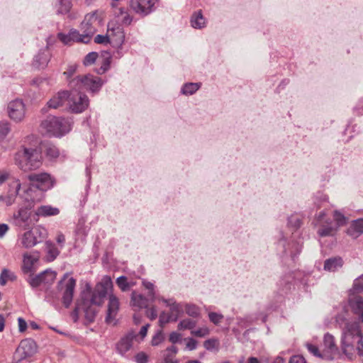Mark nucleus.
Instances as JSON below:
<instances>
[{"mask_svg":"<svg viewBox=\"0 0 363 363\" xmlns=\"http://www.w3.org/2000/svg\"><path fill=\"white\" fill-rule=\"evenodd\" d=\"M16 276L13 273L11 272L8 269H3L0 274V284L1 286L6 285L9 280H15Z\"/></svg>","mask_w":363,"mask_h":363,"instance_id":"32","label":"nucleus"},{"mask_svg":"<svg viewBox=\"0 0 363 363\" xmlns=\"http://www.w3.org/2000/svg\"><path fill=\"white\" fill-rule=\"evenodd\" d=\"M10 130L9 123H0V139L5 138Z\"/></svg>","mask_w":363,"mask_h":363,"instance_id":"53","label":"nucleus"},{"mask_svg":"<svg viewBox=\"0 0 363 363\" xmlns=\"http://www.w3.org/2000/svg\"><path fill=\"white\" fill-rule=\"evenodd\" d=\"M9 227L7 224H0V238H3L6 233L9 231Z\"/></svg>","mask_w":363,"mask_h":363,"instance_id":"64","label":"nucleus"},{"mask_svg":"<svg viewBox=\"0 0 363 363\" xmlns=\"http://www.w3.org/2000/svg\"><path fill=\"white\" fill-rule=\"evenodd\" d=\"M12 223L21 230H28L35 225L36 220L32 217V212L28 208H20L12 217Z\"/></svg>","mask_w":363,"mask_h":363,"instance_id":"7","label":"nucleus"},{"mask_svg":"<svg viewBox=\"0 0 363 363\" xmlns=\"http://www.w3.org/2000/svg\"><path fill=\"white\" fill-rule=\"evenodd\" d=\"M149 327H150V325L149 324H146V325H143L141 328V329H140V330L139 332V334L137 335H138V342H139L140 340H143L145 338V337L147 335V330H148Z\"/></svg>","mask_w":363,"mask_h":363,"instance_id":"58","label":"nucleus"},{"mask_svg":"<svg viewBox=\"0 0 363 363\" xmlns=\"http://www.w3.org/2000/svg\"><path fill=\"white\" fill-rule=\"evenodd\" d=\"M143 285L145 287V289L149 290L148 296L150 297L151 300H153L155 298L154 284L150 281L143 280Z\"/></svg>","mask_w":363,"mask_h":363,"instance_id":"47","label":"nucleus"},{"mask_svg":"<svg viewBox=\"0 0 363 363\" xmlns=\"http://www.w3.org/2000/svg\"><path fill=\"white\" fill-rule=\"evenodd\" d=\"M57 274L55 272L50 270V269H46L44 272H43V284H52L55 279H56Z\"/></svg>","mask_w":363,"mask_h":363,"instance_id":"35","label":"nucleus"},{"mask_svg":"<svg viewBox=\"0 0 363 363\" xmlns=\"http://www.w3.org/2000/svg\"><path fill=\"white\" fill-rule=\"evenodd\" d=\"M94 42L97 44H110L108 33L106 35H97L94 38Z\"/></svg>","mask_w":363,"mask_h":363,"instance_id":"49","label":"nucleus"},{"mask_svg":"<svg viewBox=\"0 0 363 363\" xmlns=\"http://www.w3.org/2000/svg\"><path fill=\"white\" fill-rule=\"evenodd\" d=\"M107 33L110 44L118 48L122 46L125 40V34L123 28L119 24L114 22L108 23Z\"/></svg>","mask_w":363,"mask_h":363,"instance_id":"13","label":"nucleus"},{"mask_svg":"<svg viewBox=\"0 0 363 363\" xmlns=\"http://www.w3.org/2000/svg\"><path fill=\"white\" fill-rule=\"evenodd\" d=\"M349 305L353 313L358 315V318L363 322V298L350 292Z\"/></svg>","mask_w":363,"mask_h":363,"instance_id":"17","label":"nucleus"},{"mask_svg":"<svg viewBox=\"0 0 363 363\" xmlns=\"http://www.w3.org/2000/svg\"><path fill=\"white\" fill-rule=\"evenodd\" d=\"M43 272L40 273L37 275H30L28 281L29 282L30 285L35 288L39 286L41 284L43 283Z\"/></svg>","mask_w":363,"mask_h":363,"instance_id":"41","label":"nucleus"},{"mask_svg":"<svg viewBox=\"0 0 363 363\" xmlns=\"http://www.w3.org/2000/svg\"><path fill=\"white\" fill-rule=\"evenodd\" d=\"M131 303L133 306H136L138 308H147L148 300L143 295L133 291L131 294Z\"/></svg>","mask_w":363,"mask_h":363,"instance_id":"28","label":"nucleus"},{"mask_svg":"<svg viewBox=\"0 0 363 363\" xmlns=\"http://www.w3.org/2000/svg\"><path fill=\"white\" fill-rule=\"evenodd\" d=\"M37 351L36 344L31 339H26L21 342L18 347L16 349L15 357L18 362L31 357Z\"/></svg>","mask_w":363,"mask_h":363,"instance_id":"14","label":"nucleus"},{"mask_svg":"<svg viewBox=\"0 0 363 363\" xmlns=\"http://www.w3.org/2000/svg\"><path fill=\"white\" fill-rule=\"evenodd\" d=\"M112 289L113 283L111 277L104 276L101 281L95 286L91 294L90 303L97 306L102 305L109 291L112 290Z\"/></svg>","mask_w":363,"mask_h":363,"instance_id":"6","label":"nucleus"},{"mask_svg":"<svg viewBox=\"0 0 363 363\" xmlns=\"http://www.w3.org/2000/svg\"><path fill=\"white\" fill-rule=\"evenodd\" d=\"M203 347L206 350L209 351H212L213 350H218L219 341L216 338L208 339L203 342Z\"/></svg>","mask_w":363,"mask_h":363,"instance_id":"39","label":"nucleus"},{"mask_svg":"<svg viewBox=\"0 0 363 363\" xmlns=\"http://www.w3.org/2000/svg\"><path fill=\"white\" fill-rule=\"evenodd\" d=\"M69 91H59L48 102V106L52 108H57L62 106L66 101L68 102Z\"/></svg>","mask_w":363,"mask_h":363,"instance_id":"21","label":"nucleus"},{"mask_svg":"<svg viewBox=\"0 0 363 363\" xmlns=\"http://www.w3.org/2000/svg\"><path fill=\"white\" fill-rule=\"evenodd\" d=\"M69 84L74 89L81 90L84 89L96 92L101 89L103 82L99 77L87 74L73 78L69 82Z\"/></svg>","mask_w":363,"mask_h":363,"instance_id":"4","label":"nucleus"},{"mask_svg":"<svg viewBox=\"0 0 363 363\" xmlns=\"http://www.w3.org/2000/svg\"><path fill=\"white\" fill-rule=\"evenodd\" d=\"M347 234L354 239L363 234V219L359 218L353 220L347 230Z\"/></svg>","mask_w":363,"mask_h":363,"instance_id":"23","label":"nucleus"},{"mask_svg":"<svg viewBox=\"0 0 363 363\" xmlns=\"http://www.w3.org/2000/svg\"><path fill=\"white\" fill-rule=\"evenodd\" d=\"M75 286L76 280L73 277H70L67 273L64 274L58 283V289L63 291L62 302L66 308H68L72 301Z\"/></svg>","mask_w":363,"mask_h":363,"instance_id":"8","label":"nucleus"},{"mask_svg":"<svg viewBox=\"0 0 363 363\" xmlns=\"http://www.w3.org/2000/svg\"><path fill=\"white\" fill-rule=\"evenodd\" d=\"M289 363H306V362L303 356L294 355L290 358Z\"/></svg>","mask_w":363,"mask_h":363,"instance_id":"62","label":"nucleus"},{"mask_svg":"<svg viewBox=\"0 0 363 363\" xmlns=\"http://www.w3.org/2000/svg\"><path fill=\"white\" fill-rule=\"evenodd\" d=\"M72 124L70 118L50 116L42 121L40 128L44 133L50 136L61 137L69 132Z\"/></svg>","mask_w":363,"mask_h":363,"instance_id":"2","label":"nucleus"},{"mask_svg":"<svg viewBox=\"0 0 363 363\" xmlns=\"http://www.w3.org/2000/svg\"><path fill=\"white\" fill-rule=\"evenodd\" d=\"M186 342V348L190 351L194 350L196 349L198 345V341L193 337H188L185 339Z\"/></svg>","mask_w":363,"mask_h":363,"instance_id":"48","label":"nucleus"},{"mask_svg":"<svg viewBox=\"0 0 363 363\" xmlns=\"http://www.w3.org/2000/svg\"><path fill=\"white\" fill-rule=\"evenodd\" d=\"M82 309L85 313L86 318L89 321H93L96 315L95 310L92 309L89 306H87L85 301H84L82 304Z\"/></svg>","mask_w":363,"mask_h":363,"instance_id":"42","label":"nucleus"},{"mask_svg":"<svg viewBox=\"0 0 363 363\" xmlns=\"http://www.w3.org/2000/svg\"><path fill=\"white\" fill-rule=\"evenodd\" d=\"M110 64H111V60L109 57L104 59L98 73L104 74L105 72H106L110 67Z\"/></svg>","mask_w":363,"mask_h":363,"instance_id":"54","label":"nucleus"},{"mask_svg":"<svg viewBox=\"0 0 363 363\" xmlns=\"http://www.w3.org/2000/svg\"><path fill=\"white\" fill-rule=\"evenodd\" d=\"M146 315L151 320L156 319L157 317V311L156 308L155 306H152L149 308H147Z\"/></svg>","mask_w":363,"mask_h":363,"instance_id":"55","label":"nucleus"},{"mask_svg":"<svg viewBox=\"0 0 363 363\" xmlns=\"http://www.w3.org/2000/svg\"><path fill=\"white\" fill-rule=\"evenodd\" d=\"M350 292L354 294L363 292V274L354 279L353 286L350 290Z\"/></svg>","mask_w":363,"mask_h":363,"instance_id":"37","label":"nucleus"},{"mask_svg":"<svg viewBox=\"0 0 363 363\" xmlns=\"http://www.w3.org/2000/svg\"><path fill=\"white\" fill-rule=\"evenodd\" d=\"M325 216V212L321 211L315 220V225L318 228L317 233L320 237L333 236L337 231V228L333 224L332 220Z\"/></svg>","mask_w":363,"mask_h":363,"instance_id":"9","label":"nucleus"},{"mask_svg":"<svg viewBox=\"0 0 363 363\" xmlns=\"http://www.w3.org/2000/svg\"><path fill=\"white\" fill-rule=\"evenodd\" d=\"M18 330L21 333H23L26 331L27 328V323L23 318H18Z\"/></svg>","mask_w":363,"mask_h":363,"instance_id":"63","label":"nucleus"},{"mask_svg":"<svg viewBox=\"0 0 363 363\" xmlns=\"http://www.w3.org/2000/svg\"><path fill=\"white\" fill-rule=\"evenodd\" d=\"M28 179L30 182V186L27 187L23 184V191L27 194L32 191L33 189L45 191L53 186V180L50 175L45 172L30 174Z\"/></svg>","mask_w":363,"mask_h":363,"instance_id":"5","label":"nucleus"},{"mask_svg":"<svg viewBox=\"0 0 363 363\" xmlns=\"http://www.w3.org/2000/svg\"><path fill=\"white\" fill-rule=\"evenodd\" d=\"M191 334L196 337H205L210 334V330L208 327L203 326L191 330Z\"/></svg>","mask_w":363,"mask_h":363,"instance_id":"40","label":"nucleus"},{"mask_svg":"<svg viewBox=\"0 0 363 363\" xmlns=\"http://www.w3.org/2000/svg\"><path fill=\"white\" fill-rule=\"evenodd\" d=\"M343 265V260L340 257H334L325 260L323 269L330 272H334Z\"/></svg>","mask_w":363,"mask_h":363,"instance_id":"24","label":"nucleus"},{"mask_svg":"<svg viewBox=\"0 0 363 363\" xmlns=\"http://www.w3.org/2000/svg\"><path fill=\"white\" fill-rule=\"evenodd\" d=\"M306 347H307L308 350L313 354L315 357H320L321 354L319 352V350L317 346L312 345L311 343L307 342L306 344Z\"/></svg>","mask_w":363,"mask_h":363,"instance_id":"56","label":"nucleus"},{"mask_svg":"<svg viewBox=\"0 0 363 363\" xmlns=\"http://www.w3.org/2000/svg\"><path fill=\"white\" fill-rule=\"evenodd\" d=\"M323 344L327 352L331 355L338 354V347L335 344V337L329 333L325 335Z\"/></svg>","mask_w":363,"mask_h":363,"instance_id":"26","label":"nucleus"},{"mask_svg":"<svg viewBox=\"0 0 363 363\" xmlns=\"http://www.w3.org/2000/svg\"><path fill=\"white\" fill-rule=\"evenodd\" d=\"M289 224L295 228H298L301 226V221L298 216H291L289 218Z\"/></svg>","mask_w":363,"mask_h":363,"instance_id":"51","label":"nucleus"},{"mask_svg":"<svg viewBox=\"0 0 363 363\" xmlns=\"http://www.w3.org/2000/svg\"><path fill=\"white\" fill-rule=\"evenodd\" d=\"M134 341H138V335L135 332L131 330L122 337L118 341L116 345L117 351L121 355H124L133 347Z\"/></svg>","mask_w":363,"mask_h":363,"instance_id":"16","label":"nucleus"},{"mask_svg":"<svg viewBox=\"0 0 363 363\" xmlns=\"http://www.w3.org/2000/svg\"><path fill=\"white\" fill-rule=\"evenodd\" d=\"M119 309L118 298L113 294H111L108 296V303L106 321L108 323H113L115 320L118 311Z\"/></svg>","mask_w":363,"mask_h":363,"instance_id":"18","label":"nucleus"},{"mask_svg":"<svg viewBox=\"0 0 363 363\" xmlns=\"http://www.w3.org/2000/svg\"><path fill=\"white\" fill-rule=\"evenodd\" d=\"M58 38L66 45L69 44L72 41L82 43L80 32L75 29H72L67 35L59 33Z\"/></svg>","mask_w":363,"mask_h":363,"instance_id":"25","label":"nucleus"},{"mask_svg":"<svg viewBox=\"0 0 363 363\" xmlns=\"http://www.w3.org/2000/svg\"><path fill=\"white\" fill-rule=\"evenodd\" d=\"M200 86L199 83H186L182 86V93L184 95H191L200 88Z\"/></svg>","mask_w":363,"mask_h":363,"instance_id":"31","label":"nucleus"},{"mask_svg":"<svg viewBox=\"0 0 363 363\" xmlns=\"http://www.w3.org/2000/svg\"><path fill=\"white\" fill-rule=\"evenodd\" d=\"M196 325V322L189 318L181 320L178 324L179 330H194Z\"/></svg>","mask_w":363,"mask_h":363,"instance_id":"36","label":"nucleus"},{"mask_svg":"<svg viewBox=\"0 0 363 363\" xmlns=\"http://www.w3.org/2000/svg\"><path fill=\"white\" fill-rule=\"evenodd\" d=\"M48 253V256H49L48 259L50 261H53L59 255V251L54 246L49 245Z\"/></svg>","mask_w":363,"mask_h":363,"instance_id":"50","label":"nucleus"},{"mask_svg":"<svg viewBox=\"0 0 363 363\" xmlns=\"http://www.w3.org/2000/svg\"><path fill=\"white\" fill-rule=\"evenodd\" d=\"M167 307L169 308V312L163 311L160 315L159 322L161 326L169 322H176L184 312V304L177 303L174 300Z\"/></svg>","mask_w":363,"mask_h":363,"instance_id":"12","label":"nucleus"},{"mask_svg":"<svg viewBox=\"0 0 363 363\" xmlns=\"http://www.w3.org/2000/svg\"><path fill=\"white\" fill-rule=\"evenodd\" d=\"M164 340V336L161 331L157 333L152 337L151 343L153 346L159 345Z\"/></svg>","mask_w":363,"mask_h":363,"instance_id":"52","label":"nucleus"},{"mask_svg":"<svg viewBox=\"0 0 363 363\" xmlns=\"http://www.w3.org/2000/svg\"><path fill=\"white\" fill-rule=\"evenodd\" d=\"M77 67L75 65H70L67 68V71L64 72V75L66 76L67 80H69L76 72Z\"/></svg>","mask_w":363,"mask_h":363,"instance_id":"60","label":"nucleus"},{"mask_svg":"<svg viewBox=\"0 0 363 363\" xmlns=\"http://www.w3.org/2000/svg\"><path fill=\"white\" fill-rule=\"evenodd\" d=\"M135 361L137 363H147V355L144 352H140L137 354L135 357Z\"/></svg>","mask_w":363,"mask_h":363,"instance_id":"59","label":"nucleus"},{"mask_svg":"<svg viewBox=\"0 0 363 363\" xmlns=\"http://www.w3.org/2000/svg\"><path fill=\"white\" fill-rule=\"evenodd\" d=\"M68 105L74 113H81L89 106V99L86 95L74 89L69 92Z\"/></svg>","mask_w":363,"mask_h":363,"instance_id":"10","label":"nucleus"},{"mask_svg":"<svg viewBox=\"0 0 363 363\" xmlns=\"http://www.w3.org/2000/svg\"><path fill=\"white\" fill-rule=\"evenodd\" d=\"M59 213L60 210L57 208L49 205L40 206L35 210V215L37 216L48 217L57 216Z\"/></svg>","mask_w":363,"mask_h":363,"instance_id":"27","label":"nucleus"},{"mask_svg":"<svg viewBox=\"0 0 363 363\" xmlns=\"http://www.w3.org/2000/svg\"><path fill=\"white\" fill-rule=\"evenodd\" d=\"M157 0H130L128 8L135 14L144 17L155 9V4Z\"/></svg>","mask_w":363,"mask_h":363,"instance_id":"11","label":"nucleus"},{"mask_svg":"<svg viewBox=\"0 0 363 363\" xmlns=\"http://www.w3.org/2000/svg\"><path fill=\"white\" fill-rule=\"evenodd\" d=\"M51 55L48 50V48L40 50L37 55L35 56L33 65L38 69H43L47 67Z\"/></svg>","mask_w":363,"mask_h":363,"instance_id":"19","label":"nucleus"},{"mask_svg":"<svg viewBox=\"0 0 363 363\" xmlns=\"http://www.w3.org/2000/svg\"><path fill=\"white\" fill-rule=\"evenodd\" d=\"M208 318L213 324L218 325L223 319V315L216 312H211L208 313Z\"/></svg>","mask_w":363,"mask_h":363,"instance_id":"46","label":"nucleus"},{"mask_svg":"<svg viewBox=\"0 0 363 363\" xmlns=\"http://www.w3.org/2000/svg\"><path fill=\"white\" fill-rule=\"evenodd\" d=\"M18 241L21 246L24 248H31L37 245L40 241L38 240L33 231L29 230L21 234L18 237Z\"/></svg>","mask_w":363,"mask_h":363,"instance_id":"20","label":"nucleus"},{"mask_svg":"<svg viewBox=\"0 0 363 363\" xmlns=\"http://www.w3.org/2000/svg\"><path fill=\"white\" fill-rule=\"evenodd\" d=\"M301 245L297 242L292 243L291 250L290 251L291 257H294L297 254H298L301 252Z\"/></svg>","mask_w":363,"mask_h":363,"instance_id":"57","label":"nucleus"},{"mask_svg":"<svg viewBox=\"0 0 363 363\" xmlns=\"http://www.w3.org/2000/svg\"><path fill=\"white\" fill-rule=\"evenodd\" d=\"M60 3V7L57 10L59 13L65 14L69 11L72 4L69 1L57 0Z\"/></svg>","mask_w":363,"mask_h":363,"instance_id":"43","label":"nucleus"},{"mask_svg":"<svg viewBox=\"0 0 363 363\" xmlns=\"http://www.w3.org/2000/svg\"><path fill=\"white\" fill-rule=\"evenodd\" d=\"M16 164L24 172L39 168L42 164V156L40 151L33 148L23 147L15 157Z\"/></svg>","mask_w":363,"mask_h":363,"instance_id":"1","label":"nucleus"},{"mask_svg":"<svg viewBox=\"0 0 363 363\" xmlns=\"http://www.w3.org/2000/svg\"><path fill=\"white\" fill-rule=\"evenodd\" d=\"M10 188L14 189L13 194L5 196V203L6 206H11L15 202L16 196L20 194L21 190L23 191V184L18 179H15L10 184Z\"/></svg>","mask_w":363,"mask_h":363,"instance_id":"22","label":"nucleus"},{"mask_svg":"<svg viewBox=\"0 0 363 363\" xmlns=\"http://www.w3.org/2000/svg\"><path fill=\"white\" fill-rule=\"evenodd\" d=\"M184 308H185L186 314L193 318H197L200 315L199 308L194 304L186 303L184 305Z\"/></svg>","mask_w":363,"mask_h":363,"instance_id":"34","label":"nucleus"},{"mask_svg":"<svg viewBox=\"0 0 363 363\" xmlns=\"http://www.w3.org/2000/svg\"><path fill=\"white\" fill-rule=\"evenodd\" d=\"M36 261L37 259L34 257L28 254H24L23 259V272L26 273L31 272L33 264Z\"/></svg>","mask_w":363,"mask_h":363,"instance_id":"30","label":"nucleus"},{"mask_svg":"<svg viewBox=\"0 0 363 363\" xmlns=\"http://www.w3.org/2000/svg\"><path fill=\"white\" fill-rule=\"evenodd\" d=\"M181 338H182L181 334H179L177 332L171 333L169 335V341L173 344L179 342L181 340Z\"/></svg>","mask_w":363,"mask_h":363,"instance_id":"61","label":"nucleus"},{"mask_svg":"<svg viewBox=\"0 0 363 363\" xmlns=\"http://www.w3.org/2000/svg\"><path fill=\"white\" fill-rule=\"evenodd\" d=\"M103 24V18L97 11L87 13L80 25L81 41L83 43L90 42L98 28Z\"/></svg>","mask_w":363,"mask_h":363,"instance_id":"3","label":"nucleus"},{"mask_svg":"<svg viewBox=\"0 0 363 363\" xmlns=\"http://www.w3.org/2000/svg\"><path fill=\"white\" fill-rule=\"evenodd\" d=\"M116 284L123 291H128L130 288L133 286V283L128 281V279L125 276L118 277Z\"/></svg>","mask_w":363,"mask_h":363,"instance_id":"33","label":"nucleus"},{"mask_svg":"<svg viewBox=\"0 0 363 363\" xmlns=\"http://www.w3.org/2000/svg\"><path fill=\"white\" fill-rule=\"evenodd\" d=\"M97 57L98 54L95 52L88 53L84 57V65L86 66L92 65L95 62Z\"/></svg>","mask_w":363,"mask_h":363,"instance_id":"45","label":"nucleus"},{"mask_svg":"<svg viewBox=\"0 0 363 363\" xmlns=\"http://www.w3.org/2000/svg\"><path fill=\"white\" fill-rule=\"evenodd\" d=\"M334 220L336 223L335 225L336 228L345 225L347 223V218L339 211H335L333 213Z\"/></svg>","mask_w":363,"mask_h":363,"instance_id":"38","label":"nucleus"},{"mask_svg":"<svg viewBox=\"0 0 363 363\" xmlns=\"http://www.w3.org/2000/svg\"><path fill=\"white\" fill-rule=\"evenodd\" d=\"M46 155L51 159L57 158L59 156V150L55 145H48L45 150Z\"/></svg>","mask_w":363,"mask_h":363,"instance_id":"44","label":"nucleus"},{"mask_svg":"<svg viewBox=\"0 0 363 363\" xmlns=\"http://www.w3.org/2000/svg\"><path fill=\"white\" fill-rule=\"evenodd\" d=\"M191 25L193 28L201 29L206 26V19L201 11L194 13L191 18Z\"/></svg>","mask_w":363,"mask_h":363,"instance_id":"29","label":"nucleus"},{"mask_svg":"<svg viewBox=\"0 0 363 363\" xmlns=\"http://www.w3.org/2000/svg\"><path fill=\"white\" fill-rule=\"evenodd\" d=\"M7 111L10 118L16 122H21L25 117L26 108L21 100L16 99L8 104Z\"/></svg>","mask_w":363,"mask_h":363,"instance_id":"15","label":"nucleus"}]
</instances>
